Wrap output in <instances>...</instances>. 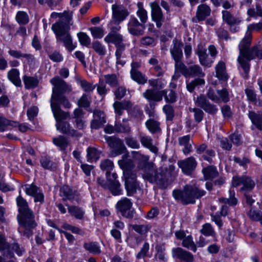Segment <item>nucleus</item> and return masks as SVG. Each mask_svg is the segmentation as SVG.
<instances>
[{"label":"nucleus","instance_id":"obj_10","mask_svg":"<svg viewBox=\"0 0 262 262\" xmlns=\"http://www.w3.org/2000/svg\"><path fill=\"white\" fill-rule=\"evenodd\" d=\"M112 18L110 25L114 24L117 26L128 16L129 12L126 8L122 5L114 4L112 6Z\"/></svg>","mask_w":262,"mask_h":262},{"label":"nucleus","instance_id":"obj_16","mask_svg":"<svg viewBox=\"0 0 262 262\" xmlns=\"http://www.w3.org/2000/svg\"><path fill=\"white\" fill-rule=\"evenodd\" d=\"M151 8V15L152 20L154 21L158 28H160L163 24L164 17L161 9L159 4L156 2H152L150 4Z\"/></svg>","mask_w":262,"mask_h":262},{"label":"nucleus","instance_id":"obj_45","mask_svg":"<svg viewBox=\"0 0 262 262\" xmlns=\"http://www.w3.org/2000/svg\"><path fill=\"white\" fill-rule=\"evenodd\" d=\"M137 7L138 10L137 11V14L141 21L144 23L147 19V12L143 8V5L142 3L138 2L137 4Z\"/></svg>","mask_w":262,"mask_h":262},{"label":"nucleus","instance_id":"obj_18","mask_svg":"<svg viewBox=\"0 0 262 262\" xmlns=\"http://www.w3.org/2000/svg\"><path fill=\"white\" fill-rule=\"evenodd\" d=\"M68 20L62 19L54 24L52 30L56 35V38L69 33L70 26Z\"/></svg>","mask_w":262,"mask_h":262},{"label":"nucleus","instance_id":"obj_27","mask_svg":"<svg viewBox=\"0 0 262 262\" xmlns=\"http://www.w3.org/2000/svg\"><path fill=\"white\" fill-rule=\"evenodd\" d=\"M60 194L65 201L70 200L73 203L75 200H77V195L67 185L63 186L60 188Z\"/></svg>","mask_w":262,"mask_h":262},{"label":"nucleus","instance_id":"obj_7","mask_svg":"<svg viewBox=\"0 0 262 262\" xmlns=\"http://www.w3.org/2000/svg\"><path fill=\"white\" fill-rule=\"evenodd\" d=\"M0 252L5 259L11 258L14 256V252L18 256H21L24 252V249L20 248L17 243L9 244L6 242L5 235L0 233Z\"/></svg>","mask_w":262,"mask_h":262},{"label":"nucleus","instance_id":"obj_26","mask_svg":"<svg viewBox=\"0 0 262 262\" xmlns=\"http://www.w3.org/2000/svg\"><path fill=\"white\" fill-rule=\"evenodd\" d=\"M172 251L175 256H177L181 260H184L185 262H192L193 260L192 254L181 248L173 249Z\"/></svg>","mask_w":262,"mask_h":262},{"label":"nucleus","instance_id":"obj_49","mask_svg":"<svg viewBox=\"0 0 262 262\" xmlns=\"http://www.w3.org/2000/svg\"><path fill=\"white\" fill-rule=\"evenodd\" d=\"M84 247L86 250L94 254H98L101 252L100 247L96 243H85Z\"/></svg>","mask_w":262,"mask_h":262},{"label":"nucleus","instance_id":"obj_3","mask_svg":"<svg viewBox=\"0 0 262 262\" xmlns=\"http://www.w3.org/2000/svg\"><path fill=\"white\" fill-rule=\"evenodd\" d=\"M51 106L54 118L56 120V126L58 130L73 137H79L82 136V134L81 132L71 129L69 124L62 121L69 117L68 113L62 111L56 103L51 102Z\"/></svg>","mask_w":262,"mask_h":262},{"label":"nucleus","instance_id":"obj_19","mask_svg":"<svg viewBox=\"0 0 262 262\" xmlns=\"http://www.w3.org/2000/svg\"><path fill=\"white\" fill-rule=\"evenodd\" d=\"M120 28L119 26L112 27L111 28V31L105 36L104 39V41L107 43H113L116 46L123 44L122 36L115 32L116 31H119Z\"/></svg>","mask_w":262,"mask_h":262},{"label":"nucleus","instance_id":"obj_53","mask_svg":"<svg viewBox=\"0 0 262 262\" xmlns=\"http://www.w3.org/2000/svg\"><path fill=\"white\" fill-rule=\"evenodd\" d=\"M78 40L82 46L88 47L91 43L90 37L84 32H80L77 34Z\"/></svg>","mask_w":262,"mask_h":262},{"label":"nucleus","instance_id":"obj_60","mask_svg":"<svg viewBox=\"0 0 262 262\" xmlns=\"http://www.w3.org/2000/svg\"><path fill=\"white\" fill-rule=\"evenodd\" d=\"M217 91L219 92L217 94L219 102H227L229 100V93L226 89H223L221 90H217Z\"/></svg>","mask_w":262,"mask_h":262},{"label":"nucleus","instance_id":"obj_1","mask_svg":"<svg viewBox=\"0 0 262 262\" xmlns=\"http://www.w3.org/2000/svg\"><path fill=\"white\" fill-rule=\"evenodd\" d=\"M16 202L19 211L17 220L20 226L18 231L29 237L32 234V229L36 226L34 220V215L29 208L28 203L21 195L17 197Z\"/></svg>","mask_w":262,"mask_h":262},{"label":"nucleus","instance_id":"obj_21","mask_svg":"<svg viewBox=\"0 0 262 262\" xmlns=\"http://www.w3.org/2000/svg\"><path fill=\"white\" fill-rule=\"evenodd\" d=\"M143 26L139 22L137 18L131 17L128 24V30L130 33L134 35L143 34Z\"/></svg>","mask_w":262,"mask_h":262},{"label":"nucleus","instance_id":"obj_33","mask_svg":"<svg viewBox=\"0 0 262 262\" xmlns=\"http://www.w3.org/2000/svg\"><path fill=\"white\" fill-rule=\"evenodd\" d=\"M248 116L252 123L259 130H262V113L256 114L254 112H249Z\"/></svg>","mask_w":262,"mask_h":262},{"label":"nucleus","instance_id":"obj_29","mask_svg":"<svg viewBox=\"0 0 262 262\" xmlns=\"http://www.w3.org/2000/svg\"><path fill=\"white\" fill-rule=\"evenodd\" d=\"M128 154H124L122 156V159L118 161L119 166L123 170V172L125 171H130L134 166L133 161L128 159Z\"/></svg>","mask_w":262,"mask_h":262},{"label":"nucleus","instance_id":"obj_43","mask_svg":"<svg viewBox=\"0 0 262 262\" xmlns=\"http://www.w3.org/2000/svg\"><path fill=\"white\" fill-rule=\"evenodd\" d=\"M130 75L133 80L139 84H144L146 82L147 79L139 71H130Z\"/></svg>","mask_w":262,"mask_h":262},{"label":"nucleus","instance_id":"obj_50","mask_svg":"<svg viewBox=\"0 0 262 262\" xmlns=\"http://www.w3.org/2000/svg\"><path fill=\"white\" fill-rule=\"evenodd\" d=\"M16 21L22 25H25L29 23V16L27 13L24 11H18L15 16Z\"/></svg>","mask_w":262,"mask_h":262},{"label":"nucleus","instance_id":"obj_39","mask_svg":"<svg viewBox=\"0 0 262 262\" xmlns=\"http://www.w3.org/2000/svg\"><path fill=\"white\" fill-rule=\"evenodd\" d=\"M222 18L224 21L229 25L238 24L241 20L237 18H234L228 11H222Z\"/></svg>","mask_w":262,"mask_h":262},{"label":"nucleus","instance_id":"obj_13","mask_svg":"<svg viewBox=\"0 0 262 262\" xmlns=\"http://www.w3.org/2000/svg\"><path fill=\"white\" fill-rule=\"evenodd\" d=\"M232 185L233 187L243 185L241 191H249L252 190L255 186L254 182L247 176H234L233 177Z\"/></svg>","mask_w":262,"mask_h":262},{"label":"nucleus","instance_id":"obj_11","mask_svg":"<svg viewBox=\"0 0 262 262\" xmlns=\"http://www.w3.org/2000/svg\"><path fill=\"white\" fill-rule=\"evenodd\" d=\"M132 203L126 198L121 199L116 205L117 210L126 218H132L134 216V211L132 209Z\"/></svg>","mask_w":262,"mask_h":262},{"label":"nucleus","instance_id":"obj_55","mask_svg":"<svg viewBox=\"0 0 262 262\" xmlns=\"http://www.w3.org/2000/svg\"><path fill=\"white\" fill-rule=\"evenodd\" d=\"M89 30L94 38H101L104 35L103 29L100 27H92L90 28Z\"/></svg>","mask_w":262,"mask_h":262},{"label":"nucleus","instance_id":"obj_56","mask_svg":"<svg viewBox=\"0 0 262 262\" xmlns=\"http://www.w3.org/2000/svg\"><path fill=\"white\" fill-rule=\"evenodd\" d=\"M106 85L104 84L102 78H100L99 83L97 84V91L99 95L103 98L107 93Z\"/></svg>","mask_w":262,"mask_h":262},{"label":"nucleus","instance_id":"obj_31","mask_svg":"<svg viewBox=\"0 0 262 262\" xmlns=\"http://www.w3.org/2000/svg\"><path fill=\"white\" fill-rule=\"evenodd\" d=\"M113 162L109 159L102 160L100 162V167L103 170L106 171V176L107 181H111L112 173L110 172L114 168Z\"/></svg>","mask_w":262,"mask_h":262},{"label":"nucleus","instance_id":"obj_47","mask_svg":"<svg viewBox=\"0 0 262 262\" xmlns=\"http://www.w3.org/2000/svg\"><path fill=\"white\" fill-rule=\"evenodd\" d=\"M229 198L226 199L221 198L219 199V201L221 203H225V204H228L230 206L235 205L237 203V199L234 197L235 192L233 190L230 189L229 191Z\"/></svg>","mask_w":262,"mask_h":262},{"label":"nucleus","instance_id":"obj_6","mask_svg":"<svg viewBox=\"0 0 262 262\" xmlns=\"http://www.w3.org/2000/svg\"><path fill=\"white\" fill-rule=\"evenodd\" d=\"M132 106L130 102L124 101L122 102L116 101L113 104V107L115 113L116 123L115 124V131L118 133H128L130 131V128L128 124V120L123 119L122 122H118L117 120L123 114L124 110H128Z\"/></svg>","mask_w":262,"mask_h":262},{"label":"nucleus","instance_id":"obj_41","mask_svg":"<svg viewBox=\"0 0 262 262\" xmlns=\"http://www.w3.org/2000/svg\"><path fill=\"white\" fill-rule=\"evenodd\" d=\"M17 125V122L8 120L0 116V132H4L8 129L9 126L16 127Z\"/></svg>","mask_w":262,"mask_h":262},{"label":"nucleus","instance_id":"obj_52","mask_svg":"<svg viewBox=\"0 0 262 262\" xmlns=\"http://www.w3.org/2000/svg\"><path fill=\"white\" fill-rule=\"evenodd\" d=\"M146 125L149 132L152 134L160 130L159 123L154 120H149L146 122Z\"/></svg>","mask_w":262,"mask_h":262},{"label":"nucleus","instance_id":"obj_62","mask_svg":"<svg viewBox=\"0 0 262 262\" xmlns=\"http://www.w3.org/2000/svg\"><path fill=\"white\" fill-rule=\"evenodd\" d=\"M261 30H262V20L258 23H253L249 25L247 27L246 36L248 33H249L251 34V31H259Z\"/></svg>","mask_w":262,"mask_h":262},{"label":"nucleus","instance_id":"obj_38","mask_svg":"<svg viewBox=\"0 0 262 262\" xmlns=\"http://www.w3.org/2000/svg\"><path fill=\"white\" fill-rule=\"evenodd\" d=\"M141 144L145 147L149 149L151 152L157 153L158 152L157 147L152 144V139L150 137L147 136H142L140 138Z\"/></svg>","mask_w":262,"mask_h":262},{"label":"nucleus","instance_id":"obj_23","mask_svg":"<svg viewBox=\"0 0 262 262\" xmlns=\"http://www.w3.org/2000/svg\"><path fill=\"white\" fill-rule=\"evenodd\" d=\"M117 175L116 173H112L111 181H107L108 184L106 188L108 189L114 195H120L122 193L120 184L117 180Z\"/></svg>","mask_w":262,"mask_h":262},{"label":"nucleus","instance_id":"obj_24","mask_svg":"<svg viewBox=\"0 0 262 262\" xmlns=\"http://www.w3.org/2000/svg\"><path fill=\"white\" fill-rule=\"evenodd\" d=\"M166 90L156 91L153 90H147L143 94V97L149 101H160L164 95L166 94Z\"/></svg>","mask_w":262,"mask_h":262},{"label":"nucleus","instance_id":"obj_8","mask_svg":"<svg viewBox=\"0 0 262 262\" xmlns=\"http://www.w3.org/2000/svg\"><path fill=\"white\" fill-rule=\"evenodd\" d=\"M51 83L53 85L52 99H57L60 97L61 94L68 93L72 90L71 85L59 78L55 77L50 80Z\"/></svg>","mask_w":262,"mask_h":262},{"label":"nucleus","instance_id":"obj_22","mask_svg":"<svg viewBox=\"0 0 262 262\" xmlns=\"http://www.w3.org/2000/svg\"><path fill=\"white\" fill-rule=\"evenodd\" d=\"M196 105L209 113H214L217 109L206 99L204 95H200L195 100Z\"/></svg>","mask_w":262,"mask_h":262},{"label":"nucleus","instance_id":"obj_44","mask_svg":"<svg viewBox=\"0 0 262 262\" xmlns=\"http://www.w3.org/2000/svg\"><path fill=\"white\" fill-rule=\"evenodd\" d=\"M66 205L68 207L69 212L72 215L78 219H81L83 217L84 212L82 209L76 206Z\"/></svg>","mask_w":262,"mask_h":262},{"label":"nucleus","instance_id":"obj_42","mask_svg":"<svg viewBox=\"0 0 262 262\" xmlns=\"http://www.w3.org/2000/svg\"><path fill=\"white\" fill-rule=\"evenodd\" d=\"M92 47L94 51L99 56H103L106 54V47L99 41H95L93 42Z\"/></svg>","mask_w":262,"mask_h":262},{"label":"nucleus","instance_id":"obj_36","mask_svg":"<svg viewBox=\"0 0 262 262\" xmlns=\"http://www.w3.org/2000/svg\"><path fill=\"white\" fill-rule=\"evenodd\" d=\"M23 79L25 88L27 89H34L38 84V80L36 77L25 75Z\"/></svg>","mask_w":262,"mask_h":262},{"label":"nucleus","instance_id":"obj_15","mask_svg":"<svg viewBox=\"0 0 262 262\" xmlns=\"http://www.w3.org/2000/svg\"><path fill=\"white\" fill-rule=\"evenodd\" d=\"M173 47L170 49V53L175 61V70H177L180 64H183L181 61L183 56L182 47L183 43L177 39L172 41Z\"/></svg>","mask_w":262,"mask_h":262},{"label":"nucleus","instance_id":"obj_2","mask_svg":"<svg viewBox=\"0 0 262 262\" xmlns=\"http://www.w3.org/2000/svg\"><path fill=\"white\" fill-rule=\"evenodd\" d=\"M251 38V34L248 33L239 45V55L238 61L246 74L249 71V61L254 59L255 57L259 59L262 58V50H258L257 47L252 49H249Z\"/></svg>","mask_w":262,"mask_h":262},{"label":"nucleus","instance_id":"obj_40","mask_svg":"<svg viewBox=\"0 0 262 262\" xmlns=\"http://www.w3.org/2000/svg\"><path fill=\"white\" fill-rule=\"evenodd\" d=\"M100 151L94 147H89L87 149L88 161L92 162L97 161L100 158Z\"/></svg>","mask_w":262,"mask_h":262},{"label":"nucleus","instance_id":"obj_14","mask_svg":"<svg viewBox=\"0 0 262 262\" xmlns=\"http://www.w3.org/2000/svg\"><path fill=\"white\" fill-rule=\"evenodd\" d=\"M123 173L127 195H132L136 191L138 185L136 176L130 171H125Z\"/></svg>","mask_w":262,"mask_h":262},{"label":"nucleus","instance_id":"obj_58","mask_svg":"<svg viewBox=\"0 0 262 262\" xmlns=\"http://www.w3.org/2000/svg\"><path fill=\"white\" fill-rule=\"evenodd\" d=\"M201 232L205 236H214L215 234L214 230L209 223H206L203 226Z\"/></svg>","mask_w":262,"mask_h":262},{"label":"nucleus","instance_id":"obj_54","mask_svg":"<svg viewBox=\"0 0 262 262\" xmlns=\"http://www.w3.org/2000/svg\"><path fill=\"white\" fill-rule=\"evenodd\" d=\"M102 80H105L106 83L110 85L111 86H115L118 84V80L116 75L115 74H107L103 76V79Z\"/></svg>","mask_w":262,"mask_h":262},{"label":"nucleus","instance_id":"obj_25","mask_svg":"<svg viewBox=\"0 0 262 262\" xmlns=\"http://www.w3.org/2000/svg\"><path fill=\"white\" fill-rule=\"evenodd\" d=\"M105 123L104 113L101 111L96 110L94 112V120L91 123L92 128L97 129Z\"/></svg>","mask_w":262,"mask_h":262},{"label":"nucleus","instance_id":"obj_37","mask_svg":"<svg viewBox=\"0 0 262 262\" xmlns=\"http://www.w3.org/2000/svg\"><path fill=\"white\" fill-rule=\"evenodd\" d=\"M202 172L206 180H212L218 175V172L216 169L212 166L203 168Z\"/></svg>","mask_w":262,"mask_h":262},{"label":"nucleus","instance_id":"obj_4","mask_svg":"<svg viewBox=\"0 0 262 262\" xmlns=\"http://www.w3.org/2000/svg\"><path fill=\"white\" fill-rule=\"evenodd\" d=\"M205 191L194 186H186L184 190H175L172 194L174 198L184 204H193L195 199L203 196Z\"/></svg>","mask_w":262,"mask_h":262},{"label":"nucleus","instance_id":"obj_5","mask_svg":"<svg viewBox=\"0 0 262 262\" xmlns=\"http://www.w3.org/2000/svg\"><path fill=\"white\" fill-rule=\"evenodd\" d=\"M132 154L134 160L144 166L142 176L144 179H146L151 183H155L162 179V175L160 178L158 175L156 176V169L154 165L147 163L149 160L148 156L142 155L137 151H133Z\"/></svg>","mask_w":262,"mask_h":262},{"label":"nucleus","instance_id":"obj_12","mask_svg":"<svg viewBox=\"0 0 262 262\" xmlns=\"http://www.w3.org/2000/svg\"><path fill=\"white\" fill-rule=\"evenodd\" d=\"M107 141L111 148L110 156L112 157H115L123 154L126 149L123 142L119 138L114 137H108Z\"/></svg>","mask_w":262,"mask_h":262},{"label":"nucleus","instance_id":"obj_32","mask_svg":"<svg viewBox=\"0 0 262 262\" xmlns=\"http://www.w3.org/2000/svg\"><path fill=\"white\" fill-rule=\"evenodd\" d=\"M179 142L181 145L184 147L183 151L185 155L188 154L191 151L192 148L191 142H192V141L189 135L184 136L180 138L179 139Z\"/></svg>","mask_w":262,"mask_h":262},{"label":"nucleus","instance_id":"obj_34","mask_svg":"<svg viewBox=\"0 0 262 262\" xmlns=\"http://www.w3.org/2000/svg\"><path fill=\"white\" fill-rule=\"evenodd\" d=\"M225 68V64L223 61H219L215 67L216 76L220 80H226L228 79Z\"/></svg>","mask_w":262,"mask_h":262},{"label":"nucleus","instance_id":"obj_17","mask_svg":"<svg viewBox=\"0 0 262 262\" xmlns=\"http://www.w3.org/2000/svg\"><path fill=\"white\" fill-rule=\"evenodd\" d=\"M178 165L181 168L183 173L190 174L193 171L197 165V162L192 157L178 162Z\"/></svg>","mask_w":262,"mask_h":262},{"label":"nucleus","instance_id":"obj_64","mask_svg":"<svg viewBox=\"0 0 262 262\" xmlns=\"http://www.w3.org/2000/svg\"><path fill=\"white\" fill-rule=\"evenodd\" d=\"M248 215L252 220L260 221L262 219V212L259 211H255L253 209H250Z\"/></svg>","mask_w":262,"mask_h":262},{"label":"nucleus","instance_id":"obj_30","mask_svg":"<svg viewBox=\"0 0 262 262\" xmlns=\"http://www.w3.org/2000/svg\"><path fill=\"white\" fill-rule=\"evenodd\" d=\"M7 77L9 80L16 86H20L21 85V81L19 77V72L16 69H12L9 71L7 73Z\"/></svg>","mask_w":262,"mask_h":262},{"label":"nucleus","instance_id":"obj_35","mask_svg":"<svg viewBox=\"0 0 262 262\" xmlns=\"http://www.w3.org/2000/svg\"><path fill=\"white\" fill-rule=\"evenodd\" d=\"M210 7L206 4H202L198 7L196 15L199 20H203L210 14Z\"/></svg>","mask_w":262,"mask_h":262},{"label":"nucleus","instance_id":"obj_51","mask_svg":"<svg viewBox=\"0 0 262 262\" xmlns=\"http://www.w3.org/2000/svg\"><path fill=\"white\" fill-rule=\"evenodd\" d=\"M247 14L250 17L257 18L262 17V8L259 6H256L255 8H251L248 9Z\"/></svg>","mask_w":262,"mask_h":262},{"label":"nucleus","instance_id":"obj_57","mask_svg":"<svg viewBox=\"0 0 262 262\" xmlns=\"http://www.w3.org/2000/svg\"><path fill=\"white\" fill-rule=\"evenodd\" d=\"M91 102V97L88 94H84L80 97L78 101L79 106L88 107L89 106Z\"/></svg>","mask_w":262,"mask_h":262},{"label":"nucleus","instance_id":"obj_46","mask_svg":"<svg viewBox=\"0 0 262 262\" xmlns=\"http://www.w3.org/2000/svg\"><path fill=\"white\" fill-rule=\"evenodd\" d=\"M182 245L183 247L192 250L194 252L196 251V246L193 241L192 236L190 235L185 237L182 240Z\"/></svg>","mask_w":262,"mask_h":262},{"label":"nucleus","instance_id":"obj_28","mask_svg":"<svg viewBox=\"0 0 262 262\" xmlns=\"http://www.w3.org/2000/svg\"><path fill=\"white\" fill-rule=\"evenodd\" d=\"M56 38L57 41L62 42L64 46L70 52L73 51L76 47V43H73L71 36L69 33L62 35V36L58 37Z\"/></svg>","mask_w":262,"mask_h":262},{"label":"nucleus","instance_id":"obj_9","mask_svg":"<svg viewBox=\"0 0 262 262\" xmlns=\"http://www.w3.org/2000/svg\"><path fill=\"white\" fill-rule=\"evenodd\" d=\"M180 72L185 77L189 76H199L203 77L205 76V73L202 71V68L198 64H194L187 68L183 63L180 64L179 67L176 70L175 74L173 77L177 76V73Z\"/></svg>","mask_w":262,"mask_h":262},{"label":"nucleus","instance_id":"obj_48","mask_svg":"<svg viewBox=\"0 0 262 262\" xmlns=\"http://www.w3.org/2000/svg\"><path fill=\"white\" fill-rule=\"evenodd\" d=\"M53 143L60 148L61 150L64 149L68 146L69 142L64 137L60 136L53 139Z\"/></svg>","mask_w":262,"mask_h":262},{"label":"nucleus","instance_id":"obj_61","mask_svg":"<svg viewBox=\"0 0 262 262\" xmlns=\"http://www.w3.org/2000/svg\"><path fill=\"white\" fill-rule=\"evenodd\" d=\"M205 83V80L203 79H195L187 84V89L192 92L196 85H204Z\"/></svg>","mask_w":262,"mask_h":262},{"label":"nucleus","instance_id":"obj_20","mask_svg":"<svg viewBox=\"0 0 262 262\" xmlns=\"http://www.w3.org/2000/svg\"><path fill=\"white\" fill-rule=\"evenodd\" d=\"M24 190L27 195L34 197L35 202H43L44 200L43 193L36 186L33 184L26 185L25 186Z\"/></svg>","mask_w":262,"mask_h":262},{"label":"nucleus","instance_id":"obj_63","mask_svg":"<svg viewBox=\"0 0 262 262\" xmlns=\"http://www.w3.org/2000/svg\"><path fill=\"white\" fill-rule=\"evenodd\" d=\"M149 249V245L148 243H144L140 251L137 254L136 257L138 259H141L146 256Z\"/></svg>","mask_w":262,"mask_h":262},{"label":"nucleus","instance_id":"obj_59","mask_svg":"<svg viewBox=\"0 0 262 262\" xmlns=\"http://www.w3.org/2000/svg\"><path fill=\"white\" fill-rule=\"evenodd\" d=\"M80 85L82 90L86 93H91L95 88V86L92 83L88 82L85 80H82L80 82Z\"/></svg>","mask_w":262,"mask_h":262}]
</instances>
